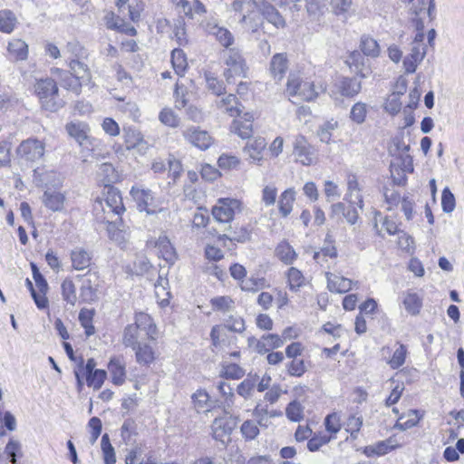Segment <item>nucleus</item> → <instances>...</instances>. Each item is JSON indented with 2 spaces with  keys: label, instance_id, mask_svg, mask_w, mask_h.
I'll use <instances>...</instances> for the list:
<instances>
[{
  "label": "nucleus",
  "instance_id": "obj_30",
  "mask_svg": "<svg viewBox=\"0 0 464 464\" xmlns=\"http://www.w3.org/2000/svg\"><path fill=\"white\" fill-rule=\"evenodd\" d=\"M70 73L80 79L84 83H89L91 81V72L87 64L81 62L79 59H72L69 62Z\"/></svg>",
  "mask_w": 464,
  "mask_h": 464
},
{
  "label": "nucleus",
  "instance_id": "obj_19",
  "mask_svg": "<svg viewBox=\"0 0 464 464\" xmlns=\"http://www.w3.org/2000/svg\"><path fill=\"white\" fill-rule=\"evenodd\" d=\"M205 29L208 34L215 36L216 40L225 48H228L234 43V36L226 27L219 26L215 22H208Z\"/></svg>",
  "mask_w": 464,
  "mask_h": 464
},
{
  "label": "nucleus",
  "instance_id": "obj_62",
  "mask_svg": "<svg viewBox=\"0 0 464 464\" xmlns=\"http://www.w3.org/2000/svg\"><path fill=\"white\" fill-rule=\"evenodd\" d=\"M92 314L89 310H81L79 313V321L82 326L85 329V334L87 336H91L94 334V326L92 324Z\"/></svg>",
  "mask_w": 464,
  "mask_h": 464
},
{
  "label": "nucleus",
  "instance_id": "obj_2",
  "mask_svg": "<svg viewBox=\"0 0 464 464\" xmlns=\"http://www.w3.org/2000/svg\"><path fill=\"white\" fill-rule=\"evenodd\" d=\"M285 94L289 99L309 102L317 97L318 91L312 82L304 81L297 73H290L287 79Z\"/></svg>",
  "mask_w": 464,
  "mask_h": 464
},
{
  "label": "nucleus",
  "instance_id": "obj_12",
  "mask_svg": "<svg viewBox=\"0 0 464 464\" xmlns=\"http://www.w3.org/2000/svg\"><path fill=\"white\" fill-rule=\"evenodd\" d=\"M247 14L242 16L241 22L245 24L247 30L255 33L263 24L260 16L261 6L256 0L247 2L246 4Z\"/></svg>",
  "mask_w": 464,
  "mask_h": 464
},
{
  "label": "nucleus",
  "instance_id": "obj_53",
  "mask_svg": "<svg viewBox=\"0 0 464 464\" xmlns=\"http://www.w3.org/2000/svg\"><path fill=\"white\" fill-rule=\"evenodd\" d=\"M285 415L291 421H300L304 418V406L299 401H293L287 405Z\"/></svg>",
  "mask_w": 464,
  "mask_h": 464
},
{
  "label": "nucleus",
  "instance_id": "obj_51",
  "mask_svg": "<svg viewBox=\"0 0 464 464\" xmlns=\"http://www.w3.org/2000/svg\"><path fill=\"white\" fill-rule=\"evenodd\" d=\"M98 173L102 177V181L105 183L106 188L110 187L109 184L116 181L118 179L114 167L108 162L100 165Z\"/></svg>",
  "mask_w": 464,
  "mask_h": 464
},
{
  "label": "nucleus",
  "instance_id": "obj_55",
  "mask_svg": "<svg viewBox=\"0 0 464 464\" xmlns=\"http://www.w3.org/2000/svg\"><path fill=\"white\" fill-rule=\"evenodd\" d=\"M106 377V371L100 369L95 370L94 372L86 376V383L89 387H92L94 390H99L102 386Z\"/></svg>",
  "mask_w": 464,
  "mask_h": 464
},
{
  "label": "nucleus",
  "instance_id": "obj_44",
  "mask_svg": "<svg viewBox=\"0 0 464 464\" xmlns=\"http://www.w3.org/2000/svg\"><path fill=\"white\" fill-rule=\"evenodd\" d=\"M62 295L63 299L71 305H75L77 301L76 287L71 279H65L62 283Z\"/></svg>",
  "mask_w": 464,
  "mask_h": 464
},
{
  "label": "nucleus",
  "instance_id": "obj_33",
  "mask_svg": "<svg viewBox=\"0 0 464 464\" xmlns=\"http://www.w3.org/2000/svg\"><path fill=\"white\" fill-rule=\"evenodd\" d=\"M295 200V191L294 188H287L280 195L278 209L283 217L285 218L291 213Z\"/></svg>",
  "mask_w": 464,
  "mask_h": 464
},
{
  "label": "nucleus",
  "instance_id": "obj_26",
  "mask_svg": "<svg viewBox=\"0 0 464 464\" xmlns=\"http://www.w3.org/2000/svg\"><path fill=\"white\" fill-rule=\"evenodd\" d=\"M133 324L137 326V329L145 331L150 339H155L156 325L148 314L142 312L137 313Z\"/></svg>",
  "mask_w": 464,
  "mask_h": 464
},
{
  "label": "nucleus",
  "instance_id": "obj_1",
  "mask_svg": "<svg viewBox=\"0 0 464 464\" xmlns=\"http://www.w3.org/2000/svg\"><path fill=\"white\" fill-rule=\"evenodd\" d=\"M35 92L42 107L49 111H57L65 102L60 97L57 82L52 78H42L36 81Z\"/></svg>",
  "mask_w": 464,
  "mask_h": 464
},
{
  "label": "nucleus",
  "instance_id": "obj_29",
  "mask_svg": "<svg viewBox=\"0 0 464 464\" xmlns=\"http://www.w3.org/2000/svg\"><path fill=\"white\" fill-rule=\"evenodd\" d=\"M240 103L237 101V98L234 94H228L226 97L221 98L218 102L217 106L218 109L223 110L230 117L239 116L240 114Z\"/></svg>",
  "mask_w": 464,
  "mask_h": 464
},
{
  "label": "nucleus",
  "instance_id": "obj_36",
  "mask_svg": "<svg viewBox=\"0 0 464 464\" xmlns=\"http://www.w3.org/2000/svg\"><path fill=\"white\" fill-rule=\"evenodd\" d=\"M100 218L102 222L108 224L107 231L111 240L115 241L119 245H122L127 242L128 235L124 229L117 228V232H112V228H116V220L107 218L106 217H102Z\"/></svg>",
  "mask_w": 464,
  "mask_h": 464
},
{
  "label": "nucleus",
  "instance_id": "obj_39",
  "mask_svg": "<svg viewBox=\"0 0 464 464\" xmlns=\"http://www.w3.org/2000/svg\"><path fill=\"white\" fill-rule=\"evenodd\" d=\"M288 285L291 291L296 292L304 285V276L302 272L292 266L286 273Z\"/></svg>",
  "mask_w": 464,
  "mask_h": 464
},
{
  "label": "nucleus",
  "instance_id": "obj_20",
  "mask_svg": "<svg viewBox=\"0 0 464 464\" xmlns=\"http://www.w3.org/2000/svg\"><path fill=\"white\" fill-rule=\"evenodd\" d=\"M68 134L73 138L80 146L87 147L92 144V140L88 135L89 128L83 122H70L66 125Z\"/></svg>",
  "mask_w": 464,
  "mask_h": 464
},
{
  "label": "nucleus",
  "instance_id": "obj_17",
  "mask_svg": "<svg viewBox=\"0 0 464 464\" xmlns=\"http://www.w3.org/2000/svg\"><path fill=\"white\" fill-rule=\"evenodd\" d=\"M426 55V47L423 44L417 43L411 49V53L403 60V66L406 73H412L416 71L418 64Z\"/></svg>",
  "mask_w": 464,
  "mask_h": 464
},
{
  "label": "nucleus",
  "instance_id": "obj_58",
  "mask_svg": "<svg viewBox=\"0 0 464 464\" xmlns=\"http://www.w3.org/2000/svg\"><path fill=\"white\" fill-rule=\"evenodd\" d=\"M225 231L227 233L224 234V237L230 241L246 242L250 237V233L246 227H240L239 231H232L231 226H228Z\"/></svg>",
  "mask_w": 464,
  "mask_h": 464
},
{
  "label": "nucleus",
  "instance_id": "obj_4",
  "mask_svg": "<svg viewBox=\"0 0 464 464\" xmlns=\"http://www.w3.org/2000/svg\"><path fill=\"white\" fill-rule=\"evenodd\" d=\"M241 211V201L236 198H219L212 208V216L218 223H230L237 212Z\"/></svg>",
  "mask_w": 464,
  "mask_h": 464
},
{
  "label": "nucleus",
  "instance_id": "obj_18",
  "mask_svg": "<svg viewBox=\"0 0 464 464\" xmlns=\"http://www.w3.org/2000/svg\"><path fill=\"white\" fill-rule=\"evenodd\" d=\"M111 382L114 385L121 386L126 380V363L122 357L114 356L111 358L108 363Z\"/></svg>",
  "mask_w": 464,
  "mask_h": 464
},
{
  "label": "nucleus",
  "instance_id": "obj_14",
  "mask_svg": "<svg viewBox=\"0 0 464 464\" xmlns=\"http://www.w3.org/2000/svg\"><path fill=\"white\" fill-rule=\"evenodd\" d=\"M51 74L56 76L61 85L66 90L72 91L76 94H79L82 84H85L80 79L76 78L69 72L62 70L60 68H52Z\"/></svg>",
  "mask_w": 464,
  "mask_h": 464
},
{
  "label": "nucleus",
  "instance_id": "obj_32",
  "mask_svg": "<svg viewBox=\"0 0 464 464\" xmlns=\"http://www.w3.org/2000/svg\"><path fill=\"white\" fill-rule=\"evenodd\" d=\"M132 350L135 351L136 361L140 364H150L155 360L153 348L147 344L140 343Z\"/></svg>",
  "mask_w": 464,
  "mask_h": 464
},
{
  "label": "nucleus",
  "instance_id": "obj_61",
  "mask_svg": "<svg viewBox=\"0 0 464 464\" xmlns=\"http://www.w3.org/2000/svg\"><path fill=\"white\" fill-rule=\"evenodd\" d=\"M287 372L291 376L301 377L306 372L304 361L300 358H294L287 365Z\"/></svg>",
  "mask_w": 464,
  "mask_h": 464
},
{
  "label": "nucleus",
  "instance_id": "obj_28",
  "mask_svg": "<svg viewBox=\"0 0 464 464\" xmlns=\"http://www.w3.org/2000/svg\"><path fill=\"white\" fill-rule=\"evenodd\" d=\"M287 68V59L285 54L276 53L273 56L270 63V72L275 80H282Z\"/></svg>",
  "mask_w": 464,
  "mask_h": 464
},
{
  "label": "nucleus",
  "instance_id": "obj_25",
  "mask_svg": "<svg viewBox=\"0 0 464 464\" xmlns=\"http://www.w3.org/2000/svg\"><path fill=\"white\" fill-rule=\"evenodd\" d=\"M261 14L264 19L276 28H284L285 26V21L279 12L273 5L264 1L261 5Z\"/></svg>",
  "mask_w": 464,
  "mask_h": 464
},
{
  "label": "nucleus",
  "instance_id": "obj_3",
  "mask_svg": "<svg viewBox=\"0 0 464 464\" xmlns=\"http://www.w3.org/2000/svg\"><path fill=\"white\" fill-rule=\"evenodd\" d=\"M106 188L104 198L96 202L94 210L98 211L101 208L103 217L113 219L114 217H120L125 211V208L120 190L113 187Z\"/></svg>",
  "mask_w": 464,
  "mask_h": 464
},
{
  "label": "nucleus",
  "instance_id": "obj_10",
  "mask_svg": "<svg viewBox=\"0 0 464 464\" xmlns=\"http://www.w3.org/2000/svg\"><path fill=\"white\" fill-rule=\"evenodd\" d=\"M293 148L296 161L304 166H310L314 162V149L309 144L304 136L297 135L295 138Z\"/></svg>",
  "mask_w": 464,
  "mask_h": 464
},
{
  "label": "nucleus",
  "instance_id": "obj_54",
  "mask_svg": "<svg viewBox=\"0 0 464 464\" xmlns=\"http://www.w3.org/2000/svg\"><path fill=\"white\" fill-rule=\"evenodd\" d=\"M327 257L331 259L337 257V249L334 245H324L323 247L314 255V259L318 264L326 261Z\"/></svg>",
  "mask_w": 464,
  "mask_h": 464
},
{
  "label": "nucleus",
  "instance_id": "obj_8",
  "mask_svg": "<svg viewBox=\"0 0 464 464\" xmlns=\"http://www.w3.org/2000/svg\"><path fill=\"white\" fill-rule=\"evenodd\" d=\"M248 347L259 354H265L271 349L279 348L284 344V340L276 334L263 335L260 339L255 336L247 338Z\"/></svg>",
  "mask_w": 464,
  "mask_h": 464
},
{
  "label": "nucleus",
  "instance_id": "obj_63",
  "mask_svg": "<svg viewBox=\"0 0 464 464\" xmlns=\"http://www.w3.org/2000/svg\"><path fill=\"white\" fill-rule=\"evenodd\" d=\"M324 426L327 432L330 435L334 436L341 430L340 417L337 413H332L326 416L324 419Z\"/></svg>",
  "mask_w": 464,
  "mask_h": 464
},
{
  "label": "nucleus",
  "instance_id": "obj_37",
  "mask_svg": "<svg viewBox=\"0 0 464 464\" xmlns=\"http://www.w3.org/2000/svg\"><path fill=\"white\" fill-rule=\"evenodd\" d=\"M334 439L335 436L329 435L325 432L314 433L307 442V449L311 452H315Z\"/></svg>",
  "mask_w": 464,
  "mask_h": 464
},
{
  "label": "nucleus",
  "instance_id": "obj_60",
  "mask_svg": "<svg viewBox=\"0 0 464 464\" xmlns=\"http://www.w3.org/2000/svg\"><path fill=\"white\" fill-rule=\"evenodd\" d=\"M214 310L228 312L234 307V301L229 296H218L211 299Z\"/></svg>",
  "mask_w": 464,
  "mask_h": 464
},
{
  "label": "nucleus",
  "instance_id": "obj_27",
  "mask_svg": "<svg viewBox=\"0 0 464 464\" xmlns=\"http://www.w3.org/2000/svg\"><path fill=\"white\" fill-rule=\"evenodd\" d=\"M275 254L285 265H292L297 258V254L293 246L285 240L277 245Z\"/></svg>",
  "mask_w": 464,
  "mask_h": 464
},
{
  "label": "nucleus",
  "instance_id": "obj_5",
  "mask_svg": "<svg viewBox=\"0 0 464 464\" xmlns=\"http://www.w3.org/2000/svg\"><path fill=\"white\" fill-rule=\"evenodd\" d=\"M237 427V420L231 416L215 418L211 424V434L214 440L227 444L231 440V434Z\"/></svg>",
  "mask_w": 464,
  "mask_h": 464
},
{
  "label": "nucleus",
  "instance_id": "obj_50",
  "mask_svg": "<svg viewBox=\"0 0 464 464\" xmlns=\"http://www.w3.org/2000/svg\"><path fill=\"white\" fill-rule=\"evenodd\" d=\"M258 380V377L256 375L250 376L245 379L243 382H241L237 389V393L244 397L245 399H248L252 396V392L254 391V388L256 385V382Z\"/></svg>",
  "mask_w": 464,
  "mask_h": 464
},
{
  "label": "nucleus",
  "instance_id": "obj_23",
  "mask_svg": "<svg viewBox=\"0 0 464 464\" xmlns=\"http://www.w3.org/2000/svg\"><path fill=\"white\" fill-rule=\"evenodd\" d=\"M266 146V140L262 137H258L247 142L244 150L253 162L259 163L263 159V150Z\"/></svg>",
  "mask_w": 464,
  "mask_h": 464
},
{
  "label": "nucleus",
  "instance_id": "obj_34",
  "mask_svg": "<svg viewBox=\"0 0 464 464\" xmlns=\"http://www.w3.org/2000/svg\"><path fill=\"white\" fill-rule=\"evenodd\" d=\"M340 92L345 97H353L362 90V82L357 78H343L339 85Z\"/></svg>",
  "mask_w": 464,
  "mask_h": 464
},
{
  "label": "nucleus",
  "instance_id": "obj_6",
  "mask_svg": "<svg viewBox=\"0 0 464 464\" xmlns=\"http://www.w3.org/2000/svg\"><path fill=\"white\" fill-rule=\"evenodd\" d=\"M225 64L224 76L228 83L233 82L232 79L236 76H245V61L237 50L229 49L226 53Z\"/></svg>",
  "mask_w": 464,
  "mask_h": 464
},
{
  "label": "nucleus",
  "instance_id": "obj_7",
  "mask_svg": "<svg viewBox=\"0 0 464 464\" xmlns=\"http://www.w3.org/2000/svg\"><path fill=\"white\" fill-rule=\"evenodd\" d=\"M44 152V142L35 138H30L23 140L17 148L18 155L22 159L32 162H35L43 159Z\"/></svg>",
  "mask_w": 464,
  "mask_h": 464
},
{
  "label": "nucleus",
  "instance_id": "obj_41",
  "mask_svg": "<svg viewBox=\"0 0 464 464\" xmlns=\"http://www.w3.org/2000/svg\"><path fill=\"white\" fill-rule=\"evenodd\" d=\"M16 17L10 10L0 11V31L10 34L14 31L16 24Z\"/></svg>",
  "mask_w": 464,
  "mask_h": 464
},
{
  "label": "nucleus",
  "instance_id": "obj_48",
  "mask_svg": "<svg viewBox=\"0 0 464 464\" xmlns=\"http://www.w3.org/2000/svg\"><path fill=\"white\" fill-rule=\"evenodd\" d=\"M139 338V329L134 324H129L125 327L123 332L122 343L126 347H136L140 343L138 342Z\"/></svg>",
  "mask_w": 464,
  "mask_h": 464
},
{
  "label": "nucleus",
  "instance_id": "obj_56",
  "mask_svg": "<svg viewBox=\"0 0 464 464\" xmlns=\"http://www.w3.org/2000/svg\"><path fill=\"white\" fill-rule=\"evenodd\" d=\"M224 326L231 332L243 333L246 329L245 321L239 315H229L224 320Z\"/></svg>",
  "mask_w": 464,
  "mask_h": 464
},
{
  "label": "nucleus",
  "instance_id": "obj_45",
  "mask_svg": "<svg viewBox=\"0 0 464 464\" xmlns=\"http://www.w3.org/2000/svg\"><path fill=\"white\" fill-rule=\"evenodd\" d=\"M361 49L363 54L371 57H377L381 49L377 41L370 36H362L361 40Z\"/></svg>",
  "mask_w": 464,
  "mask_h": 464
},
{
  "label": "nucleus",
  "instance_id": "obj_40",
  "mask_svg": "<svg viewBox=\"0 0 464 464\" xmlns=\"http://www.w3.org/2000/svg\"><path fill=\"white\" fill-rule=\"evenodd\" d=\"M171 63L175 72L179 76H182L187 69L188 63L181 49L176 48L171 52Z\"/></svg>",
  "mask_w": 464,
  "mask_h": 464
},
{
  "label": "nucleus",
  "instance_id": "obj_52",
  "mask_svg": "<svg viewBox=\"0 0 464 464\" xmlns=\"http://www.w3.org/2000/svg\"><path fill=\"white\" fill-rule=\"evenodd\" d=\"M405 309L411 314H417L421 307V300L415 293H407L403 298Z\"/></svg>",
  "mask_w": 464,
  "mask_h": 464
},
{
  "label": "nucleus",
  "instance_id": "obj_43",
  "mask_svg": "<svg viewBox=\"0 0 464 464\" xmlns=\"http://www.w3.org/2000/svg\"><path fill=\"white\" fill-rule=\"evenodd\" d=\"M159 121L169 128L179 126L180 119L171 108H163L159 114Z\"/></svg>",
  "mask_w": 464,
  "mask_h": 464
},
{
  "label": "nucleus",
  "instance_id": "obj_38",
  "mask_svg": "<svg viewBox=\"0 0 464 464\" xmlns=\"http://www.w3.org/2000/svg\"><path fill=\"white\" fill-rule=\"evenodd\" d=\"M411 10L420 19L421 14H427L430 19H433L435 17L434 0H418V5H413Z\"/></svg>",
  "mask_w": 464,
  "mask_h": 464
},
{
  "label": "nucleus",
  "instance_id": "obj_47",
  "mask_svg": "<svg viewBox=\"0 0 464 464\" xmlns=\"http://www.w3.org/2000/svg\"><path fill=\"white\" fill-rule=\"evenodd\" d=\"M407 353V347L404 344L400 343L387 363L392 369H398L404 364Z\"/></svg>",
  "mask_w": 464,
  "mask_h": 464
},
{
  "label": "nucleus",
  "instance_id": "obj_9",
  "mask_svg": "<svg viewBox=\"0 0 464 464\" xmlns=\"http://www.w3.org/2000/svg\"><path fill=\"white\" fill-rule=\"evenodd\" d=\"M182 136L185 140L201 150H208L213 143V138L207 130L195 126L186 128Z\"/></svg>",
  "mask_w": 464,
  "mask_h": 464
},
{
  "label": "nucleus",
  "instance_id": "obj_22",
  "mask_svg": "<svg viewBox=\"0 0 464 464\" xmlns=\"http://www.w3.org/2000/svg\"><path fill=\"white\" fill-rule=\"evenodd\" d=\"M327 287L331 292L346 293L352 289L353 281L333 273H326Z\"/></svg>",
  "mask_w": 464,
  "mask_h": 464
},
{
  "label": "nucleus",
  "instance_id": "obj_59",
  "mask_svg": "<svg viewBox=\"0 0 464 464\" xmlns=\"http://www.w3.org/2000/svg\"><path fill=\"white\" fill-rule=\"evenodd\" d=\"M337 128V121H326L320 126L317 134L322 142L329 143L332 137V132Z\"/></svg>",
  "mask_w": 464,
  "mask_h": 464
},
{
  "label": "nucleus",
  "instance_id": "obj_64",
  "mask_svg": "<svg viewBox=\"0 0 464 464\" xmlns=\"http://www.w3.org/2000/svg\"><path fill=\"white\" fill-rule=\"evenodd\" d=\"M206 82L208 91L215 95H221L225 92V86L221 81L214 77L210 73H206Z\"/></svg>",
  "mask_w": 464,
  "mask_h": 464
},
{
  "label": "nucleus",
  "instance_id": "obj_46",
  "mask_svg": "<svg viewBox=\"0 0 464 464\" xmlns=\"http://www.w3.org/2000/svg\"><path fill=\"white\" fill-rule=\"evenodd\" d=\"M348 196L350 197V202L352 204L358 205L361 208H362V198L360 194L359 183L354 176L349 178L348 183Z\"/></svg>",
  "mask_w": 464,
  "mask_h": 464
},
{
  "label": "nucleus",
  "instance_id": "obj_21",
  "mask_svg": "<svg viewBox=\"0 0 464 464\" xmlns=\"http://www.w3.org/2000/svg\"><path fill=\"white\" fill-rule=\"evenodd\" d=\"M155 246L158 248L159 256L163 258L168 264L173 265L178 259L174 246L165 235L159 237Z\"/></svg>",
  "mask_w": 464,
  "mask_h": 464
},
{
  "label": "nucleus",
  "instance_id": "obj_13",
  "mask_svg": "<svg viewBox=\"0 0 464 464\" xmlns=\"http://www.w3.org/2000/svg\"><path fill=\"white\" fill-rule=\"evenodd\" d=\"M42 202L51 211H62L65 202V195L55 188L48 187L44 191Z\"/></svg>",
  "mask_w": 464,
  "mask_h": 464
},
{
  "label": "nucleus",
  "instance_id": "obj_42",
  "mask_svg": "<svg viewBox=\"0 0 464 464\" xmlns=\"http://www.w3.org/2000/svg\"><path fill=\"white\" fill-rule=\"evenodd\" d=\"M101 449L102 452V457L105 464H115L116 463V456L115 450L112 445L111 444L110 438L108 434H103L101 440Z\"/></svg>",
  "mask_w": 464,
  "mask_h": 464
},
{
  "label": "nucleus",
  "instance_id": "obj_16",
  "mask_svg": "<svg viewBox=\"0 0 464 464\" xmlns=\"http://www.w3.org/2000/svg\"><path fill=\"white\" fill-rule=\"evenodd\" d=\"M98 276L95 273L88 272L82 276L80 296L85 303H91L96 298Z\"/></svg>",
  "mask_w": 464,
  "mask_h": 464
},
{
  "label": "nucleus",
  "instance_id": "obj_57",
  "mask_svg": "<svg viewBox=\"0 0 464 464\" xmlns=\"http://www.w3.org/2000/svg\"><path fill=\"white\" fill-rule=\"evenodd\" d=\"M193 403L198 411H206L210 407L209 396L205 391H198L192 396Z\"/></svg>",
  "mask_w": 464,
  "mask_h": 464
},
{
  "label": "nucleus",
  "instance_id": "obj_11",
  "mask_svg": "<svg viewBox=\"0 0 464 464\" xmlns=\"http://www.w3.org/2000/svg\"><path fill=\"white\" fill-rule=\"evenodd\" d=\"M130 194L136 202L140 211H145L148 215L155 213V210L150 208L154 201V197L150 189L143 188L140 186H133Z\"/></svg>",
  "mask_w": 464,
  "mask_h": 464
},
{
  "label": "nucleus",
  "instance_id": "obj_24",
  "mask_svg": "<svg viewBox=\"0 0 464 464\" xmlns=\"http://www.w3.org/2000/svg\"><path fill=\"white\" fill-rule=\"evenodd\" d=\"M72 266L75 270H83L88 268L91 265L92 256L91 253L82 247H75L71 252Z\"/></svg>",
  "mask_w": 464,
  "mask_h": 464
},
{
  "label": "nucleus",
  "instance_id": "obj_15",
  "mask_svg": "<svg viewBox=\"0 0 464 464\" xmlns=\"http://www.w3.org/2000/svg\"><path fill=\"white\" fill-rule=\"evenodd\" d=\"M253 115L246 112L242 117L233 121L230 127L231 131L241 139H249L253 135Z\"/></svg>",
  "mask_w": 464,
  "mask_h": 464
},
{
  "label": "nucleus",
  "instance_id": "obj_49",
  "mask_svg": "<svg viewBox=\"0 0 464 464\" xmlns=\"http://www.w3.org/2000/svg\"><path fill=\"white\" fill-rule=\"evenodd\" d=\"M367 104L362 102L353 105L350 111V119L356 124H362L365 121L367 115Z\"/></svg>",
  "mask_w": 464,
  "mask_h": 464
},
{
  "label": "nucleus",
  "instance_id": "obj_35",
  "mask_svg": "<svg viewBox=\"0 0 464 464\" xmlns=\"http://www.w3.org/2000/svg\"><path fill=\"white\" fill-rule=\"evenodd\" d=\"M420 420L419 411L416 410H411L407 413L403 414L396 421L394 428L400 430H407L416 426Z\"/></svg>",
  "mask_w": 464,
  "mask_h": 464
},
{
  "label": "nucleus",
  "instance_id": "obj_31",
  "mask_svg": "<svg viewBox=\"0 0 464 464\" xmlns=\"http://www.w3.org/2000/svg\"><path fill=\"white\" fill-rule=\"evenodd\" d=\"M7 50L14 61H24L28 57V45L21 39H14L9 42Z\"/></svg>",
  "mask_w": 464,
  "mask_h": 464
}]
</instances>
